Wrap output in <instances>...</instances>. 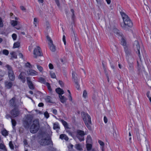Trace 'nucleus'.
<instances>
[{
  "label": "nucleus",
  "mask_w": 151,
  "mask_h": 151,
  "mask_svg": "<svg viewBox=\"0 0 151 151\" xmlns=\"http://www.w3.org/2000/svg\"><path fill=\"white\" fill-rule=\"evenodd\" d=\"M52 113L53 114H55V115H56L57 113V110L56 109H53L52 110Z\"/></svg>",
  "instance_id": "60"
},
{
  "label": "nucleus",
  "mask_w": 151,
  "mask_h": 151,
  "mask_svg": "<svg viewBox=\"0 0 151 151\" xmlns=\"http://www.w3.org/2000/svg\"><path fill=\"white\" fill-rule=\"evenodd\" d=\"M44 115L45 117L47 118H48L49 117V114L47 111H46L44 113Z\"/></svg>",
  "instance_id": "46"
},
{
  "label": "nucleus",
  "mask_w": 151,
  "mask_h": 151,
  "mask_svg": "<svg viewBox=\"0 0 151 151\" xmlns=\"http://www.w3.org/2000/svg\"><path fill=\"white\" fill-rule=\"evenodd\" d=\"M125 50L126 54L127 55H129L131 53V51L128 49V48H125Z\"/></svg>",
  "instance_id": "40"
},
{
  "label": "nucleus",
  "mask_w": 151,
  "mask_h": 151,
  "mask_svg": "<svg viewBox=\"0 0 151 151\" xmlns=\"http://www.w3.org/2000/svg\"><path fill=\"white\" fill-rule=\"evenodd\" d=\"M66 132L68 133V134L70 135V136H72L73 137L74 135L72 133V132H71V131L70 130H69L68 129H66Z\"/></svg>",
  "instance_id": "45"
},
{
  "label": "nucleus",
  "mask_w": 151,
  "mask_h": 151,
  "mask_svg": "<svg viewBox=\"0 0 151 151\" xmlns=\"http://www.w3.org/2000/svg\"><path fill=\"white\" fill-rule=\"evenodd\" d=\"M25 117V119L23 120V124L25 128H28L32 123L33 116L30 114H27Z\"/></svg>",
  "instance_id": "4"
},
{
  "label": "nucleus",
  "mask_w": 151,
  "mask_h": 151,
  "mask_svg": "<svg viewBox=\"0 0 151 151\" xmlns=\"http://www.w3.org/2000/svg\"><path fill=\"white\" fill-rule=\"evenodd\" d=\"M4 25L2 19L0 17V27H3Z\"/></svg>",
  "instance_id": "49"
},
{
  "label": "nucleus",
  "mask_w": 151,
  "mask_h": 151,
  "mask_svg": "<svg viewBox=\"0 0 151 151\" xmlns=\"http://www.w3.org/2000/svg\"><path fill=\"white\" fill-rule=\"evenodd\" d=\"M4 84L5 87L7 89L11 88L13 86V83L11 81H6L4 82Z\"/></svg>",
  "instance_id": "13"
},
{
  "label": "nucleus",
  "mask_w": 151,
  "mask_h": 151,
  "mask_svg": "<svg viewBox=\"0 0 151 151\" xmlns=\"http://www.w3.org/2000/svg\"><path fill=\"white\" fill-rule=\"evenodd\" d=\"M47 39L49 41L48 44L50 47H55L53 42L50 37L49 36H47Z\"/></svg>",
  "instance_id": "17"
},
{
  "label": "nucleus",
  "mask_w": 151,
  "mask_h": 151,
  "mask_svg": "<svg viewBox=\"0 0 151 151\" xmlns=\"http://www.w3.org/2000/svg\"><path fill=\"white\" fill-rule=\"evenodd\" d=\"M75 146L76 148L78 150H82L81 145L80 144H76Z\"/></svg>",
  "instance_id": "27"
},
{
  "label": "nucleus",
  "mask_w": 151,
  "mask_h": 151,
  "mask_svg": "<svg viewBox=\"0 0 151 151\" xmlns=\"http://www.w3.org/2000/svg\"><path fill=\"white\" fill-rule=\"evenodd\" d=\"M0 149L3 150L5 151H6L7 150L4 144L1 143L0 144Z\"/></svg>",
  "instance_id": "31"
},
{
  "label": "nucleus",
  "mask_w": 151,
  "mask_h": 151,
  "mask_svg": "<svg viewBox=\"0 0 151 151\" xmlns=\"http://www.w3.org/2000/svg\"><path fill=\"white\" fill-rule=\"evenodd\" d=\"M140 48H137V51H136V53H138V56H139L140 59Z\"/></svg>",
  "instance_id": "48"
},
{
  "label": "nucleus",
  "mask_w": 151,
  "mask_h": 151,
  "mask_svg": "<svg viewBox=\"0 0 151 151\" xmlns=\"http://www.w3.org/2000/svg\"><path fill=\"white\" fill-rule=\"evenodd\" d=\"M55 1L57 5V6L58 7H60V4L59 0H54Z\"/></svg>",
  "instance_id": "55"
},
{
  "label": "nucleus",
  "mask_w": 151,
  "mask_h": 151,
  "mask_svg": "<svg viewBox=\"0 0 151 151\" xmlns=\"http://www.w3.org/2000/svg\"><path fill=\"white\" fill-rule=\"evenodd\" d=\"M39 81L41 83H43L44 84H45L46 83V81L45 79L42 77H40L39 78Z\"/></svg>",
  "instance_id": "26"
},
{
  "label": "nucleus",
  "mask_w": 151,
  "mask_h": 151,
  "mask_svg": "<svg viewBox=\"0 0 151 151\" xmlns=\"http://www.w3.org/2000/svg\"><path fill=\"white\" fill-rule=\"evenodd\" d=\"M55 91L58 94L62 95L64 93V91L60 88H58L56 89Z\"/></svg>",
  "instance_id": "20"
},
{
  "label": "nucleus",
  "mask_w": 151,
  "mask_h": 151,
  "mask_svg": "<svg viewBox=\"0 0 151 151\" xmlns=\"http://www.w3.org/2000/svg\"><path fill=\"white\" fill-rule=\"evenodd\" d=\"M51 98L50 96H47L46 98H45V100L46 102L50 103H52V102L51 100Z\"/></svg>",
  "instance_id": "29"
},
{
  "label": "nucleus",
  "mask_w": 151,
  "mask_h": 151,
  "mask_svg": "<svg viewBox=\"0 0 151 151\" xmlns=\"http://www.w3.org/2000/svg\"><path fill=\"white\" fill-rule=\"evenodd\" d=\"M27 73L28 75L31 76H35L37 75V73L35 70H32L29 69L27 71Z\"/></svg>",
  "instance_id": "14"
},
{
  "label": "nucleus",
  "mask_w": 151,
  "mask_h": 151,
  "mask_svg": "<svg viewBox=\"0 0 151 151\" xmlns=\"http://www.w3.org/2000/svg\"><path fill=\"white\" fill-rule=\"evenodd\" d=\"M20 111L18 108H14L10 112V114L12 117L14 118L18 116L20 114Z\"/></svg>",
  "instance_id": "8"
},
{
  "label": "nucleus",
  "mask_w": 151,
  "mask_h": 151,
  "mask_svg": "<svg viewBox=\"0 0 151 151\" xmlns=\"http://www.w3.org/2000/svg\"><path fill=\"white\" fill-rule=\"evenodd\" d=\"M8 77L9 79L11 81H13L15 80V76L13 72L8 73Z\"/></svg>",
  "instance_id": "15"
},
{
  "label": "nucleus",
  "mask_w": 151,
  "mask_h": 151,
  "mask_svg": "<svg viewBox=\"0 0 151 151\" xmlns=\"http://www.w3.org/2000/svg\"><path fill=\"white\" fill-rule=\"evenodd\" d=\"M50 49L52 52H55L56 50L55 48H50Z\"/></svg>",
  "instance_id": "59"
},
{
  "label": "nucleus",
  "mask_w": 151,
  "mask_h": 151,
  "mask_svg": "<svg viewBox=\"0 0 151 151\" xmlns=\"http://www.w3.org/2000/svg\"><path fill=\"white\" fill-rule=\"evenodd\" d=\"M25 66L26 67L28 68H32V65L29 62H27L25 64Z\"/></svg>",
  "instance_id": "34"
},
{
  "label": "nucleus",
  "mask_w": 151,
  "mask_h": 151,
  "mask_svg": "<svg viewBox=\"0 0 151 151\" xmlns=\"http://www.w3.org/2000/svg\"><path fill=\"white\" fill-rule=\"evenodd\" d=\"M104 121L105 123H106L107 122V119L106 116H104Z\"/></svg>",
  "instance_id": "62"
},
{
  "label": "nucleus",
  "mask_w": 151,
  "mask_h": 151,
  "mask_svg": "<svg viewBox=\"0 0 151 151\" xmlns=\"http://www.w3.org/2000/svg\"><path fill=\"white\" fill-rule=\"evenodd\" d=\"M75 18V14H72V20L74 21V19Z\"/></svg>",
  "instance_id": "61"
},
{
  "label": "nucleus",
  "mask_w": 151,
  "mask_h": 151,
  "mask_svg": "<svg viewBox=\"0 0 151 151\" xmlns=\"http://www.w3.org/2000/svg\"><path fill=\"white\" fill-rule=\"evenodd\" d=\"M37 68L38 70L42 72L43 70V68L41 66L37 65Z\"/></svg>",
  "instance_id": "44"
},
{
  "label": "nucleus",
  "mask_w": 151,
  "mask_h": 151,
  "mask_svg": "<svg viewBox=\"0 0 151 151\" xmlns=\"http://www.w3.org/2000/svg\"><path fill=\"white\" fill-rule=\"evenodd\" d=\"M19 56L20 58H23V55L21 53H19Z\"/></svg>",
  "instance_id": "64"
},
{
  "label": "nucleus",
  "mask_w": 151,
  "mask_h": 151,
  "mask_svg": "<svg viewBox=\"0 0 151 151\" xmlns=\"http://www.w3.org/2000/svg\"><path fill=\"white\" fill-rule=\"evenodd\" d=\"M44 106V104L42 103H40L38 105L39 107H42Z\"/></svg>",
  "instance_id": "63"
},
{
  "label": "nucleus",
  "mask_w": 151,
  "mask_h": 151,
  "mask_svg": "<svg viewBox=\"0 0 151 151\" xmlns=\"http://www.w3.org/2000/svg\"><path fill=\"white\" fill-rule=\"evenodd\" d=\"M60 120L61 121L65 129H68L69 128L68 124L66 122L61 119H60Z\"/></svg>",
  "instance_id": "21"
},
{
  "label": "nucleus",
  "mask_w": 151,
  "mask_h": 151,
  "mask_svg": "<svg viewBox=\"0 0 151 151\" xmlns=\"http://www.w3.org/2000/svg\"><path fill=\"white\" fill-rule=\"evenodd\" d=\"M120 13L124 23V25L122 26V28L124 30H126L128 29V27H132L133 24L129 17L124 12H120Z\"/></svg>",
  "instance_id": "1"
},
{
  "label": "nucleus",
  "mask_w": 151,
  "mask_h": 151,
  "mask_svg": "<svg viewBox=\"0 0 151 151\" xmlns=\"http://www.w3.org/2000/svg\"><path fill=\"white\" fill-rule=\"evenodd\" d=\"M91 141V138L89 136H88L87 137L86 142H90Z\"/></svg>",
  "instance_id": "47"
},
{
  "label": "nucleus",
  "mask_w": 151,
  "mask_h": 151,
  "mask_svg": "<svg viewBox=\"0 0 151 151\" xmlns=\"http://www.w3.org/2000/svg\"><path fill=\"white\" fill-rule=\"evenodd\" d=\"M122 38V40L121 41V44L123 46H125L126 45V42L125 40L123 38L122 35L121 36Z\"/></svg>",
  "instance_id": "30"
},
{
  "label": "nucleus",
  "mask_w": 151,
  "mask_h": 151,
  "mask_svg": "<svg viewBox=\"0 0 151 151\" xmlns=\"http://www.w3.org/2000/svg\"><path fill=\"white\" fill-rule=\"evenodd\" d=\"M11 24L14 27L17 25V22L15 20H12L11 22Z\"/></svg>",
  "instance_id": "36"
},
{
  "label": "nucleus",
  "mask_w": 151,
  "mask_h": 151,
  "mask_svg": "<svg viewBox=\"0 0 151 151\" xmlns=\"http://www.w3.org/2000/svg\"><path fill=\"white\" fill-rule=\"evenodd\" d=\"M61 62L63 64L65 63L66 62V60L65 58H61L60 59Z\"/></svg>",
  "instance_id": "54"
},
{
  "label": "nucleus",
  "mask_w": 151,
  "mask_h": 151,
  "mask_svg": "<svg viewBox=\"0 0 151 151\" xmlns=\"http://www.w3.org/2000/svg\"><path fill=\"white\" fill-rule=\"evenodd\" d=\"M40 127V125L39 119H35L32 122L29 129L30 132L32 134L37 133L39 130Z\"/></svg>",
  "instance_id": "3"
},
{
  "label": "nucleus",
  "mask_w": 151,
  "mask_h": 151,
  "mask_svg": "<svg viewBox=\"0 0 151 151\" xmlns=\"http://www.w3.org/2000/svg\"><path fill=\"white\" fill-rule=\"evenodd\" d=\"M72 80L76 85V88L77 89L79 90L80 88V85L79 83V79L77 77V74L74 72H73L72 73Z\"/></svg>",
  "instance_id": "5"
},
{
  "label": "nucleus",
  "mask_w": 151,
  "mask_h": 151,
  "mask_svg": "<svg viewBox=\"0 0 151 151\" xmlns=\"http://www.w3.org/2000/svg\"><path fill=\"white\" fill-rule=\"evenodd\" d=\"M133 46L134 47H140L139 43L137 41L135 40L133 43Z\"/></svg>",
  "instance_id": "28"
},
{
  "label": "nucleus",
  "mask_w": 151,
  "mask_h": 151,
  "mask_svg": "<svg viewBox=\"0 0 151 151\" xmlns=\"http://www.w3.org/2000/svg\"><path fill=\"white\" fill-rule=\"evenodd\" d=\"M34 24L35 25V27L37 26V19L36 18H35L34 19Z\"/></svg>",
  "instance_id": "51"
},
{
  "label": "nucleus",
  "mask_w": 151,
  "mask_h": 151,
  "mask_svg": "<svg viewBox=\"0 0 151 151\" xmlns=\"http://www.w3.org/2000/svg\"><path fill=\"white\" fill-rule=\"evenodd\" d=\"M60 138L62 139H64L66 141H68L69 139L68 137L65 134H60Z\"/></svg>",
  "instance_id": "22"
},
{
  "label": "nucleus",
  "mask_w": 151,
  "mask_h": 151,
  "mask_svg": "<svg viewBox=\"0 0 151 151\" xmlns=\"http://www.w3.org/2000/svg\"><path fill=\"white\" fill-rule=\"evenodd\" d=\"M87 92L86 90H84L83 93V96L85 98H86L87 96Z\"/></svg>",
  "instance_id": "43"
},
{
  "label": "nucleus",
  "mask_w": 151,
  "mask_h": 151,
  "mask_svg": "<svg viewBox=\"0 0 151 151\" xmlns=\"http://www.w3.org/2000/svg\"><path fill=\"white\" fill-rule=\"evenodd\" d=\"M16 98L15 97H13L9 101V105L14 108H18V106L17 105L16 102L15 101Z\"/></svg>",
  "instance_id": "11"
},
{
  "label": "nucleus",
  "mask_w": 151,
  "mask_h": 151,
  "mask_svg": "<svg viewBox=\"0 0 151 151\" xmlns=\"http://www.w3.org/2000/svg\"><path fill=\"white\" fill-rule=\"evenodd\" d=\"M49 68L50 69H52L53 68V66L52 64L50 63L49 65Z\"/></svg>",
  "instance_id": "57"
},
{
  "label": "nucleus",
  "mask_w": 151,
  "mask_h": 151,
  "mask_svg": "<svg viewBox=\"0 0 151 151\" xmlns=\"http://www.w3.org/2000/svg\"><path fill=\"white\" fill-rule=\"evenodd\" d=\"M81 114L86 126L89 130H91L92 123L90 115L84 112H82Z\"/></svg>",
  "instance_id": "2"
},
{
  "label": "nucleus",
  "mask_w": 151,
  "mask_h": 151,
  "mask_svg": "<svg viewBox=\"0 0 151 151\" xmlns=\"http://www.w3.org/2000/svg\"><path fill=\"white\" fill-rule=\"evenodd\" d=\"M50 75L51 78H55L56 77V76L55 73L52 72H50Z\"/></svg>",
  "instance_id": "42"
},
{
  "label": "nucleus",
  "mask_w": 151,
  "mask_h": 151,
  "mask_svg": "<svg viewBox=\"0 0 151 151\" xmlns=\"http://www.w3.org/2000/svg\"><path fill=\"white\" fill-rule=\"evenodd\" d=\"M12 37L14 40H15L17 39V35L15 34H13L12 35Z\"/></svg>",
  "instance_id": "50"
},
{
  "label": "nucleus",
  "mask_w": 151,
  "mask_h": 151,
  "mask_svg": "<svg viewBox=\"0 0 151 151\" xmlns=\"http://www.w3.org/2000/svg\"><path fill=\"white\" fill-rule=\"evenodd\" d=\"M59 97L60 99V101L63 103L65 102L67 99L64 96H62V95H60Z\"/></svg>",
  "instance_id": "19"
},
{
  "label": "nucleus",
  "mask_w": 151,
  "mask_h": 151,
  "mask_svg": "<svg viewBox=\"0 0 151 151\" xmlns=\"http://www.w3.org/2000/svg\"><path fill=\"white\" fill-rule=\"evenodd\" d=\"M11 122L12 123L13 127L14 128L16 124V122L15 120L12 119H11Z\"/></svg>",
  "instance_id": "41"
},
{
  "label": "nucleus",
  "mask_w": 151,
  "mask_h": 151,
  "mask_svg": "<svg viewBox=\"0 0 151 151\" xmlns=\"http://www.w3.org/2000/svg\"><path fill=\"white\" fill-rule=\"evenodd\" d=\"M58 82L61 87H63L64 86V83L62 81L59 80L58 81Z\"/></svg>",
  "instance_id": "56"
},
{
  "label": "nucleus",
  "mask_w": 151,
  "mask_h": 151,
  "mask_svg": "<svg viewBox=\"0 0 151 151\" xmlns=\"http://www.w3.org/2000/svg\"><path fill=\"white\" fill-rule=\"evenodd\" d=\"M98 142L100 145L102 146V147L104 146V143L103 142L100 140H99L98 141Z\"/></svg>",
  "instance_id": "53"
},
{
  "label": "nucleus",
  "mask_w": 151,
  "mask_h": 151,
  "mask_svg": "<svg viewBox=\"0 0 151 151\" xmlns=\"http://www.w3.org/2000/svg\"><path fill=\"white\" fill-rule=\"evenodd\" d=\"M27 83L29 88L31 90L34 89V88L33 85L31 81V78L30 77H27Z\"/></svg>",
  "instance_id": "12"
},
{
  "label": "nucleus",
  "mask_w": 151,
  "mask_h": 151,
  "mask_svg": "<svg viewBox=\"0 0 151 151\" xmlns=\"http://www.w3.org/2000/svg\"><path fill=\"white\" fill-rule=\"evenodd\" d=\"M53 128L54 129H58V130L60 129L59 124L58 123H55L54 124ZM57 131V130H56Z\"/></svg>",
  "instance_id": "25"
},
{
  "label": "nucleus",
  "mask_w": 151,
  "mask_h": 151,
  "mask_svg": "<svg viewBox=\"0 0 151 151\" xmlns=\"http://www.w3.org/2000/svg\"><path fill=\"white\" fill-rule=\"evenodd\" d=\"M9 146L11 148V149L12 150H13L14 149V146L13 144V143L12 141H10L9 143Z\"/></svg>",
  "instance_id": "35"
},
{
  "label": "nucleus",
  "mask_w": 151,
  "mask_h": 151,
  "mask_svg": "<svg viewBox=\"0 0 151 151\" xmlns=\"http://www.w3.org/2000/svg\"><path fill=\"white\" fill-rule=\"evenodd\" d=\"M85 134V132L82 130L78 129L76 131V137L80 141L84 140V136Z\"/></svg>",
  "instance_id": "6"
},
{
  "label": "nucleus",
  "mask_w": 151,
  "mask_h": 151,
  "mask_svg": "<svg viewBox=\"0 0 151 151\" xmlns=\"http://www.w3.org/2000/svg\"><path fill=\"white\" fill-rule=\"evenodd\" d=\"M11 57L10 59L11 60H13L14 58L16 59L17 58V55L15 52L12 51L10 53Z\"/></svg>",
  "instance_id": "16"
},
{
  "label": "nucleus",
  "mask_w": 151,
  "mask_h": 151,
  "mask_svg": "<svg viewBox=\"0 0 151 151\" xmlns=\"http://www.w3.org/2000/svg\"><path fill=\"white\" fill-rule=\"evenodd\" d=\"M20 46V43L17 42L14 43L13 47H19Z\"/></svg>",
  "instance_id": "39"
},
{
  "label": "nucleus",
  "mask_w": 151,
  "mask_h": 151,
  "mask_svg": "<svg viewBox=\"0 0 151 151\" xmlns=\"http://www.w3.org/2000/svg\"><path fill=\"white\" fill-rule=\"evenodd\" d=\"M19 78L20 79L21 81H22L23 83H24L26 81L25 77L23 76L22 73H21L19 76Z\"/></svg>",
  "instance_id": "23"
},
{
  "label": "nucleus",
  "mask_w": 151,
  "mask_h": 151,
  "mask_svg": "<svg viewBox=\"0 0 151 151\" xmlns=\"http://www.w3.org/2000/svg\"><path fill=\"white\" fill-rule=\"evenodd\" d=\"M5 67L7 69L8 73L13 72L12 67L10 65H5Z\"/></svg>",
  "instance_id": "24"
},
{
  "label": "nucleus",
  "mask_w": 151,
  "mask_h": 151,
  "mask_svg": "<svg viewBox=\"0 0 151 151\" xmlns=\"http://www.w3.org/2000/svg\"><path fill=\"white\" fill-rule=\"evenodd\" d=\"M37 43L33 41V43L31 44V47H40L39 46L37 45Z\"/></svg>",
  "instance_id": "38"
},
{
  "label": "nucleus",
  "mask_w": 151,
  "mask_h": 151,
  "mask_svg": "<svg viewBox=\"0 0 151 151\" xmlns=\"http://www.w3.org/2000/svg\"><path fill=\"white\" fill-rule=\"evenodd\" d=\"M92 147V145L90 144H86V148L88 151L91 150Z\"/></svg>",
  "instance_id": "32"
},
{
  "label": "nucleus",
  "mask_w": 151,
  "mask_h": 151,
  "mask_svg": "<svg viewBox=\"0 0 151 151\" xmlns=\"http://www.w3.org/2000/svg\"><path fill=\"white\" fill-rule=\"evenodd\" d=\"M34 57L37 58L38 56L42 55V53L40 50V48H35L34 50Z\"/></svg>",
  "instance_id": "9"
},
{
  "label": "nucleus",
  "mask_w": 151,
  "mask_h": 151,
  "mask_svg": "<svg viewBox=\"0 0 151 151\" xmlns=\"http://www.w3.org/2000/svg\"><path fill=\"white\" fill-rule=\"evenodd\" d=\"M134 59L131 58L130 59H129L128 60L129 66L128 68L129 72H131L133 71L134 69V67L133 66V61Z\"/></svg>",
  "instance_id": "10"
},
{
  "label": "nucleus",
  "mask_w": 151,
  "mask_h": 151,
  "mask_svg": "<svg viewBox=\"0 0 151 151\" xmlns=\"http://www.w3.org/2000/svg\"><path fill=\"white\" fill-rule=\"evenodd\" d=\"M41 145L45 146L52 143V141L49 139L48 137L42 138L39 142Z\"/></svg>",
  "instance_id": "7"
},
{
  "label": "nucleus",
  "mask_w": 151,
  "mask_h": 151,
  "mask_svg": "<svg viewBox=\"0 0 151 151\" xmlns=\"http://www.w3.org/2000/svg\"><path fill=\"white\" fill-rule=\"evenodd\" d=\"M20 8L22 11H25L26 10V8L22 6H21Z\"/></svg>",
  "instance_id": "58"
},
{
  "label": "nucleus",
  "mask_w": 151,
  "mask_h": 151,
  "mask_svg": "<svg viewBox=\"0 0 151 151\" xmlns=\"http://www.w3.org/2000/svg\"><path fill=\"white\" fill-rule=\"evenodd\" d=\"M113 32L118 36H122V33L120 32L119 30L117 29V28H114L113 29Z\"/></svg>",
  "instance_id": "18"
},
{
  "label": "nucleus",
  "mask_w": 151,
  "mask_h": 151,
  "mask_svg": "<svg viewBox=\"0 0 151 151\" xmlns=\"http://www.w3.org/2000/svg\"><path fill=\"white\" fill-rule=\"evenodd\" d=\"M2 134L4 136H6L8 135V132L5 129L3 130L2 131Z\"/></svg>",
  "instance_id": "37"
},
{
  "label": "nucleus",
  "mask_w": 151,
  "mask_h": 151,
  "mask_svg": "<svg viewBox=\"0 0 151 151\" xmlns=\"http://www.w3.org/2000/svg\"><path fill=\"white\" fill-rule=\"evenodd\" d=\"M2 52L3 54L6 55H8L9 54V51L7 50L6 49L3 50L2 52Z\"/></svg>",
  "instance_id": "33"
},
{
  "label": "nucleus",
  "mask_w": 151,
  "mask_h": 151,
  "mask_svg": "<svg viewBox=\"0 0 151 151\" xmlns=\"http://www.w3.org/2000/svg\"><path fill=\"white\" fill-rule=\"evenodd\" d=\"M97 4L99 5H101L102 2V0H96Z\"/></svg>",
  "instance_id": "52"
}]
</instances>
